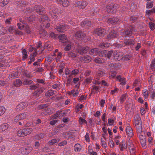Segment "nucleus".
<instances>
[{"label":"nucleus","instance_id":"47","mask_svg":"<svg viewBox=\"0 0 155 155\" xmlns=\"http://www.w3.org/2000/svg\"><path fill=\"white\" fill-rule=\"evenodd\" d=\"M140 141L142 147L144 148H145L146 147V139L140 140Z\"/></svg>","mask_w":155,"mask_h":155},{"label":"nucleus","instance_id":"52","mask_svg":"<svg viewBox=\"0 0 155 155\" xmlns=\"http://www.w3.org/2000/svg\"><path fill=\"white\" fill-rule=\"evenodd\" d=\"M119 89L118 88H116L114 90H112L111 91L110 94L112 95H115L116 94L118 93Z\"/></svg>","mask_w":155,"mask_h":155},{"label":"nucleus","instance_id":"61","mask_svg":"<svg viewBox=\"0 0 155 155\" xmlns=\"http://www.w3.org/2000/svg\"><path fill=\"white\" fill-rule=\"evenodd\" d=\"M150 66L152 69L155 68V58L152 60Z\"/></svg>","mask_w":155,"mask_h":155},{"label":"nucleus","instance_id":"2","mask_svg":"<svg viewBox=\"0 0 155 155\" xmlns=\"http://www.w3.org/2000/svg\"><path fill=\"white\" fill-rule=\"evenodd\" d=\"M32 131V130L31 128H24L19 130L17 132V135L19 137L25 136L30 134Z\"/></svg>","mask_w":155,"mask_h":155},{"label":"nucleus","instance_id":"51","mask_svg":"<svg viewBox=\"0 0 155 155\" xmlns=\"http://www.w3.org/2000/svg\"><path fill=\"white\" fill-rule=\"evenodd\" d=\"M24 75L28 78L32 77V75L27 71H24Z\"/></svg>","mask_w":155,"mask_h":155},{"label":"nucleus","instance_id":"14","mask_svg":"<svg viewBox=\"0 0 155 155\" xmlns=\"http://www.w3.org/2000/svg\"><path fill=\"white\" fill-rule=\"evenodd\" d=\"M126 132L127 134L130 137H131L134 135L132 128L129 126L126 127Z\"/></svg>","mask_w":155,"mask_h":155},{"label":"nucleus","instance_id":"38","mask_svg":"<svg viewBox=\"0 0 155 155\" xmlns=\"http://www.w3.org/2000/svg\"><path fill=\"white\" fill-rule=\"evenodd\" d=\"M143 94L144 99H147L148 97L149 93L147 90L145 89L143 91Z\"/></svg>","mask_w":155,"mask_h":155},{"label":"nucleus","instance_id":"64","mask_svg":"<svg viewBox=\"0 0 155 155\" xmlns=\"http://www.w3.org/2000/svg\"><path fill=\"white\" fill-rule=\"evenodd\" d=\"M153 5L152 2H147V3L146 7L147 8H151L153 7Z\"/></svg>","mask_w":155,"mask_h":155},{"label":"nucleus","instance_id":"1","mask_svg":"<svg viewBox=\"0 0 155 155\" xmlns=\"http://www.w3.org/2000/svg\"><path fill=\"white\" fill-rule=\"evenodd\" d=\"M133 123L137 131L140 132L141 131L142 121L140 117L138 115H136L134 117Z\"/></svg>","mask_w":155,"mask_h":155},{"label":"nucleus","instance_id":"62","mask_svg":"<svg viewBox=\"0 0 155 155\" xmlns=\"http://www.w3.org/2000/svg\"><path fill=\"white\" fill-rule=\"evenodd\" d=\"M113 53V51H107V58L110 59V58L111 55Z\"/></svg>","mask_w":155,"mask_h":155},{"label":"nucleus","instance_id":"4","mask_svg":"<svg viewBox=\"0 0 155 155\" xmlns=\"http://www.w3.org/2000/svg\"><path fill=\"white\" fill-rule=\"evenodd\" d=\"M87 2L86 1L80 0L76 2L75 6L80 8H84L87 5Z\"/></svg>","mask_w":155,"mask_h":155},{"label":"nucleus","instance_id":"25","mask_svg":"<svg viewBox=\"0 0 155 155\" xmlns=\"http://www.w3.org/2000/svg\"><path fill=\"white\" fill-rule=\"evenodd\" d=\"M18 75V72H13L10 74L9 78L10 79H12L16 78Z\"/></svg>","mask_w":155,"mask_h":155},{"label":"nucleus","instance_id":"21","mask_svg":"<svg viewBox=\"0 0 155 155\" xmlns=\"http://www.w3.org/2000/svg\"><path fill=\"white\" fill-rule=\"evenodd\" d=\"M98 49L97 48H93L91 49L89 51V54L93 55H96L98 54L99 53Z\"/></svg>","mask_w":155,"mask_h":155},{"label":"nucleus","instance_id":"41","mask_svg":"<svg viewBox=\"0 0 155 155\" xmlns=\"http://www.w3.org/2000/svg\"><path fill=\"white\" fill-rule=\"evenodd\" d=\"M22 53L23 55L22 57V59L25 60L28 57V55L27 54V52L25 49H24L22 51Z\"/></svg>","mask_w":155,"mask_h":155},{"label":"nucleus","instance_id":"50","mask_svg":"<svg viewBox=\"0 0 155 155\" xmlns=\"http://www.w3.org/2000/svg\"><path fill=\"white\" fill-rule=\"evenodd\" d=\"M79 72V71L77 69H74L71 71V76H73L74 75V76H75Z\"/></svg>","mask_w":155,"mask_h":155},{"label":"nucleus","instance_id":"18","mask_svg":"<svg viewBox=\"0 0 155 155\" xmlns=\"http://www.w3.org/2000/svg\"><path fill=\"white\" fill-rule=\"evenodd\" d=\"M68 110H59L57 111V114L59 118H61L62 117L66 115L67 113Z\"/></svg>","mask_w":155,"mask_h":155},{"label":"nucleus","instance_id":"58","mask_svg":"<svg viewBox=\"0 0 155 155\" xmlns=\"http://www.w3.org/2000/svg\"><path fill=\"white\" fill-rule=\"evenodd\" d=\"M49 36L52 38H55L58 36V35L57 34H55L53 32H51L49 34Z\"/></svg>","mask_w":155,"mask_h":155},{"label":"nucleus","instance_id":"54","mask_svg":"<svg viewBox=\"0 0 155 155\" xmlns=\"http://www.w3.org/2000/svg\"><path fill=\"white\" fill-rule=\"evenodd\" d=\"M92 79V78L91 77H88L86 79L85 82L87 84H89L91 82Z\"/></svg>","mask_w":155,"mask_h":155},{"label":"nucleus","instance_id":"29","mask_svg":"<svg viewBox=\"0 0 155 155\" xmlns=\"http://www.w3.org/2000/svg\"><path fill=\"white\" fill-rule=\"evenodd\" d=\"M118 20H119L117 18H113L109 19L108 20V21L112 24L114 25L117 23V22L118 21Z\"/></svg>","mask_w":155,"mask_h":155},{"label":"nucleus","instance_id":"35","mask_svg":"<svg viewBox=\"0 0 155 155\" xmlns=\"http://www.w3.org/2000/svg\"><path fill=\"white\" fill-rule=\"evenodd\" d=\"M64 72L65 74L67 75H68L70 78H73V76H71V71L68 68H66Z\"/></svg>","mask_w":155,"mask_h":155},{"label":"nucleus","instance_id":"28","mask_svg":"<svg viewBox=\"0 0 155 155\" xmlns=\"http://www.w3.org/2000/svg\"><path fill=\"white\" fill-rule=\"evenodd\" d=\"M40 87V85L38 83H37L36 84H32L29 86V89L31 90H35Z\"/></svg>","mask_w":155,"mask_h":155},{"label":"nucleus","instance_id":"20","mask_svg":"<svg viewBox=\"0 0 155 155\" xmlns=\"http://www.w3.org/2000/svg\"><path fill=\"white\" fill-rule=\"evenodd\" d=\"M22 84L25 85H29L32 84L33 81L31 80L28 79H24L22 80Z\"/></svg>","mask_w":155,"mask_h":155},{"label":"nucleus","instance_id":"7","mask_svg":"<svg viewBox=\"0 0 155 155\" xmlns=\"http://www.w3.org/2000/svg\"><path fill=\"white\" fill-rule=\"evenodd\" d=\"M59 10V9L57 7L52 5L50 9L49 12L52 17L56 16V14L58 13Z\"/></svg>","mask_w":155,"mask_h":155},{"label":"nucleus","instance_id":"42","mask_svg":"<svg viewBox=\"0 0 155 155\" xmlns=\"http://www.w3.org/2000/svg\"><path fill=\"white\" fill-rule=\"evenodd\" d=\"M48 21H46L45 22H42L41 24V26L42 28H48L50 26V24L48 23Z\"/></svg>","mask_w":155,"mask_h":155},{"label":"nucleus","instance_id":"39","mask_svg":"<svg viewBox=\"0 0 155 155\" xmlns=\"http://www.w3.org/2000/svg\"><path fill=\"white\" fill-rule=\"evenodd\" d=\"M59 140V139H58L57 140L56 139H54L49 141L48 142V143L49 145H53L56 143L58 142Z\"/></svg>","mask_w":155,"mask_h":155},{"label":"nucleus","instance_id":"44","mask_svg":"<svg viewBox=\"0 0 155 155\" xmlns=\"http://www.w3.org/2000/svg\"><path fill=\"white\" fill-rule=\"evenodd\" d=\"M20 119L21 120L24 119L26 118L27 116V113L25 112L19 114Z\"/></svg>","mask_w":155,"mask_h":155},{"label":"nucleus","instance_id":"36","mask_svg":"<svg viewBox=\"0 0 155 155\" xmlns=\"http://www.w3.org/2000/svg\"><path fill=\"white\" fill-rule=\"evenodd\" d=\"M105 60L104 58H95L94 61L96 63H97L98 64H100L101 63H103L104 62Z\"/></svg>","mask_w":155,"mask_h":155},{"label":"nucleus","instance_id":"32","mask_svg":"<svg viewBox=\"0 0 155 155\" xmlns=\"http://www.w3.org/2000/svg\"><path fill=\"white\" fill-rule=\"evenodd\" d=\"M107 51L103 50L99 51L98 55L100 56L104 57H105L107 56Z\"/></svg>","mask_w":155,"mask_h":155},{"label":"nucleus","instance_id":"46","mask_svg":"<svg viewBox=\"0 0 155 155\" xmlns=\"http://www.w3.org/2000/svg\"><path fill=\"white\" fill-rule=\"evenodd\" d=\"M24 147L20 148L18 151V153L19 155H24L25 154Z\"/></svg>","mask_w":155,"mask_h":155},{"label":"nucleus","instance_id":"55","mask_svg":"<svg viewBox=\"0 0 155 155\" xmlns=\"http://www.w3.org/2000/svg\"><path fill=\"white\" fill-rule=\"evenodd\" d=\"M79 124H82L84 123H87V121L84 119H83L81 117H80L79 118Z\"/></svg>","mask_w":155,"mask_h":155},{"label":"nucleus","instance_id":"60","mask_svg":"<svg viewBox=\"0 0 155 155\" xmlns=\"http://www.w3.org/2000/svg\"><path fill=\"white\" fill-rule=\"evenodd\" d=\"M101 141L102 147L105 148H106L107 145L106 144V142L102 138L101 139Z\"/></svg>","mask_w":155,"mask_h":155},{"label":"nucleus","instance_id":"30","mask_svg":"<svg viewBox=\"0 0 155 155\" xmlns=\"http://www.w3.org/2000/svg\"><path fill=\"white\" fill-rule=\"evenodd\" d=\"M44 137V134L43 133H39L36 134L35 136L36 140H39L42 139Z\"/></svg>","mask_w":155,"mask_h":155},{"label":"nucleus","instance_id":"5","mask_svg":"<svg viewBox=\"0 0 155 155\" xmlns=\"http://www.w3.org/2000/svg\"><path fill=\"white\" fill-rule=\"evenodd\" d=\"M69 28V26L65 24L60 25L57 27V30L60 32H64Z\"/></svg>","mask_w":155,"mask_h":155},{"label":"nucleus","instance_id":"43","mask_svg":"<svg viewBox=\"0 0 155 155\" xmlns=\"http://www.w3.org/2000/svg\"><path fill=\"white\" fill-rule=\"evenodd\" d=\"M127 97L126 94H124L120 98V102L121 103H122L126 99Z\"/></svg>","mask_w":155,"mask_h":155},{"label":"nucleus","instance_id":"16","mask_svg":"<svg viewBox=\"0 0 155 155\" xmlns=\"http://www.w3.org/2000/svg\"><path fill=\"white\" fill-rule=\"evenodd\" d=\"M86 36L85 34L81 31H77L75 34V36L78 38H83Z\"/></svg>","mask_w":155,"mask_h":155},{"label":"nucleus","instance_id":"59","mask_svg":"<svg viewBox=\"0 0 155 155\" xmlns=\"http://www.w3.org/2000/svg\"><path fill=\"white\" fill-rule=\"evenodd\" d=\"M9 0H4L2 2H1V5L2 6H4L6 5L8 3Z\"/></svg>","mask_w":155,"mask_h":155},{"label":"nucleus","instance_id":"56","mask_svg":"<svg viewBox=\"0 0 155 155\" xmlns=\"http://www.w3.org/2000/svg\"><path fill=\"white\" fill-rule=\"evenodd\" d=\"M150 98L152 100H155V90H153L151 92Z\"/></svg>","mask_w":155,"mask_h":155},{"label":"nucleus","instance_id":"45","mask_svg":"<svg viewBox=\"0 0 155 155\" xmlns=\"http://www.w3.org/2000/svg\"><path fill=\"white\" fill-rule=\"evenodd\" d=\"M8 126L7 124H4L1 127L2 131H4L8 128Z\"/></svg>","mask_w":155,"mask_h":155},{"label":"nucleus","instance_id":"15","mask_svg":"<svg viewBox=\"0 0 155 155\" xmlns=\"http://www.w3.org/2000/svg\"><path fill=\"white\" fill-rule=\"evenodd\" d=\"M92 58L90 56L88 55H85L83 57H81L80 59L82 61L84 62L88 63L91 61L92 60Z\"/></svg>","mask_w":155,"mask_h":155},{"label":"nucleus","instance_id":"10","mask_svg":"<svg viewBox=\"0 0 155 155\" xmlns=\"http://www.w3.org/2000/svg\"><path fill=\"white\" fill-rule=\"evenodd\" d=\"M27 105L28 104L26 102H21L17 105L16 109L17 110H20L25 108Z\"/></svg>","mask_w":155,"mask_h":155},{"label":"nucleus","instance_id":"31","mask_svg":"<svg viewBox=\"0 0 155 155\" xmlns=\"http://www.w3.org/2000/svg\"><path fill=\"white\" fill-rule=\"evenodd\" d=\"M66 46L64 48V50L65 51H67L71 49L72 44L68 41L66 42Z\"/></svg>","mask_w":155,"mask_h":155},{"label":"nucleus","instance_id":"9","mask_svg":"<svg viewBox=\"0 0 155 155\" xmlns=\"http://www.w3.org/2000/svg\"><path fill=\"white\" fill-rule=\"evenodd\" d=\"M127 144L129 146V149L131 155H135V147L134 144L130 142H127Z\"/></svg>","mask_w":155,"mask_h":155},{"label":"nucleus","instance_id":"49","mask_svg":"<svg viewBox=\"0 0 155 155\" xmlns=\"http://www.w3.org/2000/svg\"><path fill=\"white\" fill-rule=\"evenodd\" d=\"M18 6H24L26 4V3L24 1H19L18 3Z\"/></svg>","mask_w":155,"mask_h":155},{"label":"nucleus","instance_id":"34","mask_svg":"<svg viewBox=\"0 0 155 155\" xmlns=\"http://www.w3.org/2000/svg\"><path fill=\"white\" fill-rule=\"evenodd\" d=\"M81 148V146L79 143L76 144L74 146V150L75 151L79 152Z\"/></svg>","mask_w":155,"mask_h":155},{"label":"nucleus","instance_id":"17","mask_svg":"<svg viewBox=\"0 0 155 155\" xmlns=\"http://www.w3.org/2000/svg\"><path fill=\"white\" fill-rule=\"evenodd\" d=\"M59 41L63 43H66L68 41L67 40L66 35L64 34L60 35L59 36Z\"/></svg>","mask_w":155,"mask_h":155},{"label":"nucleus","instance_id":"27","mask_svg":"<svg viewBox=\"0 0 155 155\" xmlns=\"http://www.w3.org/2000/svg\"><path fill=\"white\" fill-rule=\"evenodd\" d=\"M35 91V93L37 94H40L42 93L45 89V88L42 87H39Z\"/></svg>","mask_w":155,"mask_h":155},{"label":"nucleus","instance_id":"11","mask_svg":"<svg viewBox=\"0 0 155 155\" xmlns=\"http://www.w3.org/2000/svg\"><path fill=\"white\" fill-rule=\"evenodd\" d=\"M117 36V32L114 30H112L110 32L109 34L107 35V39L109 40L111 38H116Z\"/></svg>","mask_w":155,"mask_h":155},{"label":"nucleus","instance_id":"37","mask_svg":"<svg viewBox=\"0 0 155 155\" xmlns=\"http://www.w3.org/2000/svg\"><path fill=\"white\" fill-rule=\"evenodd\" d=\"M79 92L77 90H72L71 92H69L68 94L69 95L72 94L74 96H76L78 95Z\"/></svg>","mask_w":155,"mask_h":155},{"label":"nucleus","instance_id":"3","mask_svg":"<svg viewBox=\"0 0 155 155\" xmlns=\"http://www.w3.org/2000/svg\"><path fill=\"white\" fill-rule=\"evenodd\" d=\"M119 7V5L117 4L108 5L106 7V11L108 13H115L116 12L117 9Z\"/></svg>","mask_w":155,"mask_h":155},{"label":"nucleus","instance_id":"63","mask_svg":"<svg viewBox=\"0 0 155 155\" xmlns=\"http://www.w3.org/2000/svg\"><path fill=\"white\" fill-rule=\"evenodd\" d=\"M12 20V18H8L5 21V24L9 25L11 23V21Z\"/></svg>","mask_w":155,"mask_h":155},{"label":"nucleus","instance_id":"40","mask_svg":"<svg viewBox=\"0 0 155 155\" xmlns=\"http://www.w3.org/2000/svg\"><path fill=\"white\" fill-rule=\"evenodd\" d=\"M54 91L52 90H49L45 94V96L47 97H49L54 94Z\"/></svg>","mask_w":155,"mask_h":155},{"label":"nucleus","instance_id":"48","mask_svg":"<svg viewBox=\"0 0 155 155\" xmlns=\"http://www.w3.org/2000/svg\"><path fill=\"white\" fill-rule=\"evenodd\" d=\"M92 89L93 90H95L96 91H99L100 88H101V87H100L99 85L97 86V85H93L92 86Z\"/></svg>","mask_w":155,"mask_h":155},{"label":"nucleus","instance_id":"13","mask_svg":"<svg viewBox=\"0 0 155 155\" xmlns=\"http://www.w3.org/2000/svg\"><path fill=\"white\" fill-rule=\"evenodd\" d=\"M82 27L85 28H87L91 25V22L88 20H85L83 21L81 23Z\"/></svg>","mask_w":155,"mask_h":155},{"label":"nucleus","instance_id":"22","mask_svg":"<svg viewBox=\"0 0 155 155\" xmlns=\"http://www.w3.org/2000/svg\"><path fill=\"white\" fill-rule=\"evenodd\" d=\"M22 84V81H21L19 79H16L13 82V85L16 87L21 86Z\"/></svg>","mask_w":155,"mask_h":155},{"label":"nucleus","instance_id":"12","mask_svg":"<svg viewBox=\"0 0 155 155\" xmlns=\"http://www.w3.org/2000/svg\"><path fill=\"white\" fill-rule=\"evenodd\" d=\"M124 46H131L133 45L134 44V41L131 39H125L124 41Z\"/></svg>","mask_w":155,"mask_h":155},{"label":"nucleus","instance_id":"6","mask_svg":"<svg viewBox=\"0 0 155 155\" xmlns=\"http://www.w3.org/2000/svg\"><path fill=\"white\" fill-rule=\"evenodd\" d=\"M89 48L88 47H80L77 49V52L80 54H82L86 53L89 50Z\"/></svg>","mask_w":155,"mask_h":155},{"label":"nucleus","instance_id":"8","mask_svg":"<svg viewBox=\"0 0 155 155\" xmlns=\"http://www.w3.org/2000/svg\"><path fill=\"white\" fill-rule=\"evenodd\" d=\"M95 33L101 38L103 37L106 33L104 29L98 28L96 29L95 31Z\"/></svg>","mask_w":155,"mask_h":155},{"label":"nucleus","instance_id":"33","mask_svg":"<svg viewBox=\"0 0 155 155\" xmlns=\"http://www.w3.org/2000/svg\"><path fill=\"white\" fill-rule=\"evenodd\" d=\"M41 18L39 21H42L43 22H45L46 21H48V18L46 15H43L40 17Z\"/></svg>","mask_w":155,"mask_h":155},{"label":"nucleus","instance_id":"19","mask_svg":"<svg viewBox=\"0 0 155 155\" xmlns=\"http://www.w3.org/2000/svg\"><path fill=\"white\" fill-rule=\"evenodd\" d=\"M35 9L36 12H38L40 15H42L41 13H43L44 10V8L41 5L35 6Z\"/></svg>","mask_w":155,"mask_h":155},{"label":"nucleus","instance_id":"23","mask_svg":"<svg viewBox=\"0 0 155 155\" xmlns=\"http://www.w3.org/2000/svg\"><path fill=\"white\" fill-rule=\"evenodd\" d=\"M59 3L62 4L64 7H67L69 5V2L68 0H59Z\"/></svg>","mask_w":155,"mask_h":155},{"label":"nucleus","instance_id":"53","mask_svg":"<svg viewBox=\"0 0 155 155\" xmlns=\"http://www.w3.org/2000/svg\"><path fill=\"white\" fill-rule=\"evenodd\" d=\"M36 19V15H33L29 17V18H28V20L29 21H33L35 20Z\"/></svg>","mask_w":155,"mask_h":155},{"label":"nucleus","instance_id":"57","mask_svg":"<svg viewBox=\"0 0 155 155\" xmlns=\"http://www.w3.org/2000/svg\"><path fill=\"white\" fill-rule=\"evenodd\" d=\"M149 27L151 30H153L154 29L155 24L151 22H150L149 23Z\"/></svg>","mask_w":155,"mask_h":155},{"label":"nucleus","instance_id":"24","mask_svg":"<svg viewBox=\"0 0 155 155\" xmlns=\"http://www.w3.org/2000/svg\"><path fill=\"white\" fill-rule=\"evenodd\" d=\"M52 113V112L51 111V109L50 108L44 109L42 112V114L44 115H46L47 114H50Z\"/></svg>","mask_w":155,"mask_h":155},{"label":"nucleus","instance_id":"26","mask_svg":"<svg viewBox=\"0 0 155 155\" xmlns=\"http://www.w3.org/2000/svg\"><path fill=\"white\" fill-rule=\"evenodd\" d=\"M24 147V150L25 151V154H27L30 153L32 150V148L31 147Z\"/></svg>","mask_w":155,"mask_h":155}]
</instances>
